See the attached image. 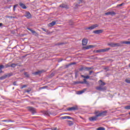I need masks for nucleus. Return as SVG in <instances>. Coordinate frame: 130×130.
Here are the masks:
<instances>
[{"label": "nucleus", "mask_w": 130, "mask_h": 130, "mask_svg": "<svg viewBox=\"0 0 130 130\" xmlns=\"http://www.w3.org/2000/svg\"><path fill=\"white\" fill-rule=\"evenodd\" d=\"M82 78H84L83 79V83L84 84H88V82H87V80L86 79H90V76L89 75H87L86 76H85L84 75H81Z\"/></svg>", "instance_id": "423d86ee"}, {"label": "nucleus", "mask_w": 130, "mask_h": 130, "mask_svg": "<svg viewBox=\"0 0 130 130\" xmlns=\"http://www.w3.org/2000/svg\"><path fill=\"white\" fill-rule=\"evenodd\" d=\"M27 93H29V92H30V90H26Z\"/></svg>", "instance_id": "603ef678"}, {"label": "nucleus", "mask_w": 130, "mask_h": 130, "mask_svg": "<svg viewBox=\"0 0 130 130\" xmlns=\"http://www.w3.org/2000/svg\"><path fill=\"white\" fill-rule=\"evenodd\" d=\"M27 109L31 112L32 114H35L36 113V109L33 108V107H27Z\"/></svg>", "instance_id": "7ed1b4c3"}, {"label": "nucleus", "mask_w": 130, "mask_h": 130, "mask_svg": "<svg viewBox=\"0 0 130 130\" xmlns=\"http://www.w3.org/2000/svg\"><path fill=\"white\" fill-rule=\"evenodd\" d=\"M116 13H115V12H114V11H112L106 13L105 15H106V16H109V15H111V16H113L114 15H116Z\"/></svg>", "instance_id": "2eb2a0df"}, {"label": "nucleus", "mask_w": 130, "mask_h": 130, "mask_svg": "<svg viewBox=\"0 0 130 130\" xmlns=\"http://www.w3.org/2000/svg\"><path fill=\"white\" fill-rule=\"evenodd\" d=\"M82 45H83V46H86V45H87V44H88V40L86 39V38H83L82 41Z\"/></svg>", "instance_id": "ddd939ff"}, {"label": "nucleus", "mask_w": 130, "mask_h": 130, "mask_svg": "<svg viewBox=\"0 0 130 130\" xmlns=\"http://www.w3.org/2000/svg\"><path fill=\"white\" fill-rule=\"evenodd\" d=\"M125 109L129 110L130 109V106H126L124 107Z\"/></svg>", "instance_id": "4c0bfd02"}, {"label": "nucleus", "mask_w": 130, "mask_h": 130, "mask_svg": "<svg viewBox=\"0 0 130 130\" xmlns=\"http://www.w3.org/2000/svg\"><path fill=\"white\" fill-rule=\"evenodd\" d=\"M93 47H94L93 45H88L86 47H83V49H90L91 48H93Z\"/></svg>", "instance_id": "f3484780"}, {"label": "nucleus", "mask_w": 130, "mask_h": 130, "mask_svg": "<svg viewBox=\"0 0 130 130\" xmlns=\"http://www.w3.org/2000/svg\"><path fill=\"white\" fill-rule=\"evenodd\" d=\"M106 114H107V111H104L101 112L98 114V116L100 117V116H106Z\"/></svg>", "instance_id": "0eeeda50"}, {"label": "nucleus", "mask_w": 130, "mask_h": 130, "mask_svg": "<svg viewBox=\"0 0 130 130\" xmlns=\"http://www.w3.org/2000/svg\"><path fill=\"white\" fill-rule=\"evenodd\" d=\"M100 52H102V49H99L96 51V53H99Z\"/></svg>", "instance_id": "c9c22d12"}, {"label": "nucleus", "mask_w": 130, "mask_h": 130, "mask_svg": "<svg viewBox=\"0 0 130 130\" xmlns=\"http://www.w3.org/2000/svg\"><path fill=\"white\" fill-rule=\"evenodd\" d=\"M123 5H124V3H122L121 4L118 5L117 6V7H121V6H123Z\"/></svg>", "instance_id": "a19ab883"}, {"label": "nucleus", "mask_w": 130, "mask_h": 130, "mask_svg": "<svg viewBox=\"0 0 130 130\" xmlns=\"http://www.w3.org/2000/svg\"><path fill=\"white\" fill-rule=\"evenodd\" d=\"M123 44H130V41H121L120 43H115L114 42L108 43V45L111 47H118L122 46Z\"/></svg>", "instance_id": "f257e3e1"}, {"label": "nucleus", "mask_w": 130, "mask_h": 130, "mask_svg": "<svg viewBox=\"0 0 130 130\" xmlns=\"http://www.w3.org/2000/svg\"><path fill=\"white\" fill-rule=\"evenodd\" d=\"M90 70H94V68L93 67H82L80 71H90Z\"/></svg>", "instance_id": "20e7f679"}, {"label": "nucleus", "mask_w": 130, "mask_h": 130, "mask_svg": "<svg viewBox=\"0 0 130 130\" xmlns=\"http://www.w3.org/2000/svg\"><path fill=\"white\" fill-rule=\"evenodd\" d=\"M69 122V126H72V125H74V123L72 121H68Z\"/></svg>", "instance_id": "393cba45"}, {"label": "nucleus", "mask_w": 130, "mask_h": 130, "mask_svg": "<svg viewBox=\"0 0 130 130\" xmlns=\"http://www.w3.org/2000/svg\"><path fill=\"white\" fill-rule=\"evenodd\" d=\"M24 17H26V19H32V15L29 11H26L24 14Z\"/></svg>", "instance_id": "39448f33"}, {"label": "nucleus", "mask_w": 130, "mask_h": 130, "mask_svg": "<svg viewBox=\"0 0 130 130\" xmlns=\"http://www.w3.org/2000/svg\"><path fill=\"white\" fill-rule=\"evenodd\" d=\"M24 76H25V77H26V78H29V77H30V75H29V74H28V72H25Z\"/></svg>", "instance_id": "c85d7f7f"}, {"label": "nucleus", "mask_w": 130, "mask_h": 130, "mask_svg": "<svg viewBox=\"0 0 130 130\" xmlns=\"http://www.w3.org/2000/svg\"><path fill=\"white\" fill-rule=\"evenodd\" d=\"M129 115H130V112H129Z\"/></svg>", "instance_id": "052dcab7"}, {"label": "nucleus", "mask_w": 130, "mask_h": 130, "mask_svg": "<svg viewBox=\"0 0 130 130\" xmlns=\"http://www.w3.org/2000/svg\"><path fill=\"white\" fill-rule=\"evenodd\" d=\"M117 1H118V2H119V0H117Z\"/></svg>", "instance_id": "680f3d73"}, {"label": "nucleus", "mask_w": 130, "mask_h": 130, "mask_svg": "<svg viewBox=\"0 0 130 130\" xmlns=\"http://www.w3.org/2000/svg\"><path fill=\"white\" fill-rule=\"evenodd\" d=\"M99 113H100V111H99V110H96L94 111V114H95V115H98V114H99Z\"/></svg>", "instance_id": "7c9ffc66"}, {"label": "nucleus", "mask_w": 130, "mask_h": 130, "mask_svg": "<svg viewBox=\"0 0 130 130\" xmlns=\"http://www.w3.org/2000/svg\"><path fill=\"white\" fill-rule=\"evenodd\" d=\"M17 65V64H16V63H12L11 64H10V67H11V68H16V66Z\"/></svg>", "instance_id": "a878e982"}, {"label": "nucleus", "mask_w": 130, "mask_h": 130, "mask_svg": "<svg viewBox=\"0 0 130 130\" xmlns=\"http://www.w3.org/2000/svg\"><path fill=\"white\" fill-rule=\"evenodd\" d=\"M75 77L77 78V73H75Z\"/></svg>", "instance_id": "6e6d98bb"}, {"label": "nucleus", "mask_w": 130, "mask_h": 130, "mask_svg": "<svg viewBox=\"0 0 130 130\" xmlns=\"http://www.w3.org/2000/svg\"><path fill=\"white\" fill-rule=\"evenodd\" d=\"M125 82H126V83H127V84H130V79H129V78L126 79L125 80Z\"/></svg>", "instance_id": "473e14b6"}, {"label": "nucleus", "mask_w": 130, "mask_h": 130, "mask_svg": "<svg viewBox=\"0 0 130 130\" xmlns=\"http://www.w3.org/2000/svg\"><path fill=\"white\" fill-rule=\"evenodd\" d=\"M98 117H99L98 115H96L95 116L90 117L89 120L90 121H95V120H97V118H98Z\"/></svg>", "instance_id": "9d476101"}, {"label": "nucleus", "mask_w": 130, "mask_h": 130, "mask_svg": "<svg viewBox=\"0 0 130 130\" xmlns=\"http://www.w3.org/2000/svg\"><path fill=\"white\" fill-rule=\"evenodd\" d=\"M60 8H64V9H69V6L66 4H61L59 6Z\"/></svg>", "instance_id": "dca6fc26"}, {"label": "nucleus", "mask_w": 130, "mask_h": 130, "mask_svg": "<svg viewBox=\"0 0 130 130\" xmlns=\"http://www.w3.org/2000/svg\"><path fill=\"white\" fill-rule=\"evenodd\" d=\"M80 2H82L83 0H79Z\"/></svg>", "instance_id": "13d9d810"}, {"label": "nucleus", "mask_w": 130, "mask_h": 130, "mask_svg": "<svg viewBox=\"0 0 130 130\" xmlns=\"http://www.w3.org/2000/svg\"><path fill=\"white\" fill-rule=\"evenodd\" d=\"M97 27H98V24L92 25L91 26L87 27L86 30H93V29H95V28H97Z\"/></svg>", "instance_id": "1a4fd4ad"}, {"label": "nucleus", "mask_w": 130, "mask_h": 130, "mask_svg": "<svg viewBox=\"0 0 130 130\" xmlns=\"http://www.w3.org/2000/svg\"><path fill=\"white\" fill-rule=\"evenodd\" d=\"M27 30H29V31H30V32H31V33H32V34H34L35 36H36L37 37H38V36H39V34H38V33L35 31V30H33L32 28H27Z\"/></svg>", "instance_id": "6e6552de"}, {"label": "nucleus", "mask_w": 130, "mask_h": 130, "mask_svg": "<svg viewBox=\"0 0 130 130\" xmlns=\"http://www.w3.org/2000/svg\"><path fill=\"white\" fill-rule=\"evenodd\" d=\"M10 17L11 18V19H15L17 18L16 17H14V16H10Z\"/></svg>", "instance_id": "c03bdc74"}, {"label": "nucleus", "mask_w": 130, "mask_h": 130, "mask_svg": "<svg viewBox=\"0 0 130 130\" xmlns=\"http://www.w3.org/2000/svg\"><path fill=\"white\" fill-rule=\"evenodd\" d=\"M55 24H56V21H53L52 22L48 24V26L52 27L53 26H54V25H55Z\"/></svg>", "instance_id": "aec40b11"}, {"label": "nucleus", "mask_w": 130, "mask_h": 130, "mask_svg": "<svg viewBox=\"0 0 130 130\" xmlns=\"http://www.w3.org/2000/svg\"><path fill=\"white\" fill-rule=\"evenodd\" d=\"M84 90H81V91H78V94L80 95L81 94H83V93H84Z\"/></svg>", "instance_id": "58836bf2"}, {"label": "nucleus", "mask_w": 130, "mask_h": 130, "mask_svg": "<svg viewBox=\"0 0 130 130\" xmlns=\"http://www.w3.org/2000/svg\"><path fill=\"white\" fill-rule=\"evenodd\" d=\"M54 130H56V128H55Z\"/></svg>", "instance_id": "bf43d9fd"}, {"label": "nucleus", "mask_w": 130, "mask_h": 130, "mask_svg": "<svg viewBox=\"0 0 130 130\" xmlns=\"http://www.w3.org/2000/svg\"><path fill=\"white\" fill-rule=\"evenodd\" d=\"M43 72H44V71H37L36 72L34 73H32L33 75H35L36 76L37 75H40V74H41L42 73H43Z\"/></svg>", "instance_id": "4be33fe9"}, {"label": "nucleus", "mask_w": 130, "mask_h": 130, "mask_svg": "<svg viewBox=\"0 0 130 130\" xmlns=\"http://www.w3.org/2000/svg\"><path fill=\"white\" fill-rule=\"evenodd\" d=\"M74 6L75 9H77V8H79V7H80V5L77 4H74Z\"/></svg>", "instance_id": "2f4dec72"}, {"label": "nucleus", "mask_w": 130, "mask_h": 130, "mask_svg": "<svg viewBox=\"0 0 130 130\" xmlns=\"http://www.w3.org/2000/svg\"><path fill=\"white\" fill-rule=\"evenodd\" d=\"M53 76H54V73H52L51 74V77H53Z\"/></svg>", "instance_id": "de8ad7c7"}, {"label": "nucleus", "mask_w": 130, "mask_h": 130, "mask_svg": "<svg viewBox=\"0 0 130 130\" xmlns=\"http://www.w3.org/2000/svg\"><path fill=\"white\" fill-rule=\"evenodd\" d=\"M67 110H68V111H75V110H78V107H72L71 108H67Z\"/></svg>", "instance_id": "9b49d317"}, {"label": "nucleus", "mask_w": 130, "mask_h": 130, "mask_svg": "<svg viewBox=\"0 0 130 130\" xmlns=\"http://www.w3.org/2000/svg\"><path fill=\"white\" fill-rule=\"evenodd\" d=\"M75 84H80V81H76L75 82Z\"/></svg>", "instance_id": "49530a36"}, {"label": "nucleus", "mask_w": 130, "mask_h": 130, "mask_svg": "<svg viewBox=\"0 0 130 130\" xmlns=\"http://www.w3.org/2000/svg\"><path fill=\"white\" fill-rule=\"evenodd\" d=\"M70 25H73V21H70L69 22Z\"/></svg>", "instance_id": "a18cd8bd"}, {"label": "nucleus", "mask_w": 130, "mask_h": 130, "mask_svg": "<svg viewBox=\"0 0 130 130\" xmlns=\"http://www.w3.org/2000/svg\"><path fill=\"white\" fill-rule=\"evenodd\" d=\"M95 89L99 91H106L107 87L106 86L99 85V86L96 87Z\"/></svg>", "instance_id": "f03ea898"}, {"label": "nucleus", "mask_w": 130, "mask_h": 130, "mask_svg": "<svg viewBox=\"0 0 130 130\" xmlns=\"http://www.w3.org/2000/svg\"><path fill=\"white\" fill-rule=\"evenodd\" d=\"M108 50H110V48H105V49H102V52H107V51H108Z\"/></svg>", "instance_id": "5701e85b"}, {"label": "nucleus", "mask_w": 130, "mask_h": 130, "mask_svg": "<svg viewBox=\"0 0 130 130\" xmlns=\"http://www.w3.org/2000/svg\"><path fill=\"white\" fill-rule=\"evenodd\" d=\"M62 44H64L63 43H59L57 44V45H62Z\"/></svg>", "instance_id": "79ce46f5"}, {"label": "nucleus", "mask_w": 130, "mask_h": 130, "mask_svg": "<svg viewBox=\"0 0 130 130\" xmlns=\"http://www.w3.org/2000/svg\"><path fill=\"white\" fill-rule=\"evenodd\" d=\"M80 84H85L84 81H80Z\"/></svg>", "instance_id": "09e8293b"}, {"label": "nucleus", "mask_w": 130, "mask_h": 130, "mask_svg": "<svg viewBox=\"0 0 130 130\" xmlns=\"http://www.w3.org/2000/svg\"><path fill=\"white\" fill-rule=\"evenodd\" d=\"M92 73H93L92 71H89V76H90V75H91Z\"/></svg>", "instance_id": "37998d69"}, {"label": "nucleus", "mask_w": 130, "mask_h": 130, "mask_svg": "<svg viewBox=\"0 0 130 130\" xmlns=\"http://www.w3.org/2000/svg\"><path fill=\"white\" fill-rule=\"evenodd\" d=\"M19 5L22 9H23V10H26L27 9V7H26V5L25 4H23L22 3L20 2L19 3Z\"/></svg>", "instance_id": "4468645a"}, {"label": "nucleus", "mask_w": 130, "mask_h": 130, "mask_svg": "<svg viewBox=\"0 0 130 130\" xmlns=\"http://www.w3.org/2000/svg\"><path fill=\"white\" fill-rule=\"evenodd\" d=\"M103 29H99L93 31V33H94V34H101V33H103Z\"/></svg>", "instance_id": "f8f14e48"}, {"label": "nucleus", "mask_w": 130, "mask_h": 130, "mask_svg": "<svg viewBox=\"0 0 130 130\" xmlns=\"http://www.w3.org/2000/svg\"><path fill=\"white\" fill-rule=\"evenodd\" d=\"M43 114H44V115H47V116H49V112L47 111H44L43 112Z\"/></svg>", "instance_id": "b1692460"}, {"label": "nucleus", "mask_w": 130, "mask_h": 130, "mask_svg": "<svg viewBox=\"0 0 130 130\" xmlns=\"http://www.w3.org/2000/svg\"><path fill=\"white\" fill-rule=\"evenodd\" d=\"M3 26V23H0V27H2Z\"/></svg>", "instance_id": "864d4df0"}, {"label": "nucleus", "mask_w": 130, "mask_h": 130, "mask_svg": "<svg viewBox=\"0 0 130 130\" xmlns=\"http://www.w3.org/2000/svg\"><path fill=\"white\" fill-rule=\"evenodd\" d=\"M96 130H105V128L104 127H100L98 128Z\"/></svg>", "instance_id": "72a5a7b5"}, {"label": "nucleus", "mask_w": 130, "mask_h": 130, "mask_svg": "<svg viewBox=\"0 0 130 130\" xmlns=\"http://www.w3.org/2000/svg\"><path fill=\"white\" fill-rule=\"evenodd\" d=\"M27 86V85H22V86L20 87V89H24V88H26Z\"/></svg>", "instance_id": "e433bc0d"}, {"label": "nucleus", "mask_w": 130, "mask_h": 130, "mask_svg": "<svg viewBox=\"0 0 130 130\" xmlns=\"http://www.w3.org/2000/svg\"><path fill=\"white\" fill-rule=\"evenodd\" d=\"M41 29L44 31V32H46V33H48V29H46L43 27L41 28Z\"/></svg>", "instance_id": "cd10ccee"}, {"label": "nucleus", "mask_w": 130, "mask_h": 130, "mask_svg": "<svg viewBox=\"0 0 130 130\" xmlns=\"http://www.w3.org/2000/svg\"><path fill=\"white\" fill-rule=\"evenodd\" d=\"M45 88H47V86H44L42 87V89H45Z\"/></svg>", "instance_id": "8fccbe9b"}, {"label": "nucleus", "mask_w": 130, "mask_h": 130, "mask_svg": "<svg viewBox=\"0 0 130 130\" xmlns=\"http://www.w3.org/2000/svg\"><path fill=\"white\" fill-rule=\"evenodd\" d=\"M18 6V4H16V5H15L14 6H13V11L15 12V11H16V8Z\"/></svg>", "instance_id": "f704fd0d"}, {"label": "nucleus", "mask_w": 130, "mask_h": 130, "mask_svg": "<svg viewBox=\"0 0 130 130\" xmlns=\"http://www.w3.org/2000/svg\"><path fill=\"white\" fill-rule=\"evenodd\" d=\"M4 75H5L6 78H10V77H12V76H13V72H11L10 73H6Z\"/></svg>", "instance_id": "a211bd4d"}, {"label": "nucleus", "mask_w": 130, "mask_h": 130, "mask_svg": "<svg viewBox=\"0 0 130 130\" xmlns=\"http://www.w3.org/2000/svg\"><path fill=\"white\" fill-rule=\"evenodd\" d=\"M13 85H14V86H16V85H17V84H16V82H13Z\"/></svg>", "instance_id": "3c124183"}, {"label": "nucleus", "mask_w": 130, "mask_h": 130, "mask_svg": "<svg viewBox=\"0 0 130 130\" xmlns=\"http://www.w3.org/2000/svg\"><path fill=\"white\" fill-rule=\"evenodd\" d=\"M11 64L10 63L6 64L5 66V69H8V68H10Z\"/></svg>", "instance_id": "c756f323"}, {"label": "nucleus", "mask_w": 130, "mask_h": 130, "mask_svg": "<svg viewBox=\"0 0 130 130\" xmlns=\"http://www.w3.org/2000/svg\"><path fill=\"white\" fill-rule=\"evenodd\" d=\"M5 79H7V78L6 77V75H5V74L4 75V76L0 77V80H5Z\"/></svg>", "instance_id": "bb28decb"}, {"label": "nucleus", "mask_w": 130, "mask_h": 130, "mask_svg": "<svg viewBox=\"0 0 130 130\" xmlns=\"http://www.w3.org/2000/svg\"><path fill=\"white\" fill-rule=\"evenodd\" d=\"M2 73H3V70H0V74H2Z\"/></svg>", "instance_id": "5fc2aeb1"}, {"label": "nucleus", "mask_w": 130, "mask_h": 130, "mask_svg": "<svg viewBox=\"0 0 130 130\" xmlns=\"http://www.w3.org/2000/svg\"><path fill=\"white\" fill-rule=\"evenodd\" d=\"M3 121H7V120H4Z\"/></svg>", "instance_id": "4d7b16f0"}, {"label": "nucleus", "mask_w": 130, "mask_h": 130, "mask_svg": "<svg viewBox=\"0 0 130 130\" xmlns=\"http://www.w3.org/2000/svg\"><path fill=\"white\" fill-rule=\"evenodd\" d=\"M2 69H5V66L0 65V70H2Z\"/></svg>", "instance_id": "ea45409f"}, {"label": "nucleus", "mask_w": 130, "mask_h": 130, "mask_svg": "<svg viewBox=\"0 0 130 130\" xmlns=\"http://www.w3.org/2000/svg\"><path fill=\"white\" fill-rule=\"evenodd\" d=\"M73 119V118L72 117L68 116L60 117V119Z\"/></svg>", "instance_id": "6ab92c4d"}, {"label": "nucleus", "mask_w": 130, "mask_h": 130, "mask_svg": "<svg viewBox=\"0 0 130 130\" xmlns=\"http://www.w3.org/2000/svg\"><path fill=\"white\" fill-rule=\"evenodd\" d=\"M99 85L100 86H105L106 85V83L102 81V80H100L99 81Z\"/></svg>", "instance_id": "412c9836"}]
</instances>
